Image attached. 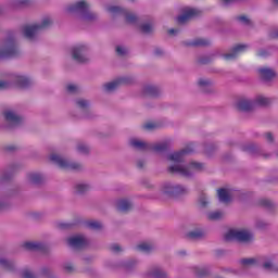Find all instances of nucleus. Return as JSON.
<instances>
[{
  "label": "nucleus",
  "mask_w": 278,
  "mask_h": 278,
  "mask_svg": "<svg viewBox=\"0 0 278 278\" xmlns=\"http://www.w3.org/2000/svg\"><path fill=\"white\" fill-rule=\"evenodd\" d=\"M273 100L263 96H258L254 102L249 100H239L236 104V108L239 112H251L255 106L260 105L261 108H266L270 105Z\"/></svg>",
  "instance_id": "1"
},
{
  "label": "nucleus",
  "mask_w": 278,
  "mask_h": 278,
  "mask_svg": "<svg viewBox=\"0 0 278 278\" xmlns=\"http://www.w3.org/2000/svg\"><path fill=\"white\" fill-rule=\"evenodd\" d=\"M130 146L139 151H154V153H164L168 149V143L166 142L149 144L137 139L130 140Z\"/></svg>",
  "instance_id": "2"
},
{
  "label": "nucleus",
  "mask_w": 278,
  "mask_h": 278,
  "mask_svg": "<svg viewBox=\"0 0 278 278\" xmlns=\"http://www.w3.org/2000/svg\"><path fill=\"white\" fill-rule=\"evenodd\" d=\"M53 25V22L49 17H45L41 22V24H34V25H26L23 26V34L25 38L28 40H31L38 31L42 29H48V27H51Z\"/></svg>",
  "instance_id": "3"
},
{
  "label": "nucleus",
  "mask_w": 278,
  "mask_h": 278,
  "mask_svg": "<svg viewBox=\"0 0 278 278\" xmlns=\"http://www.w3.org/2000/svg\"><path fill=\"white\" fill-rule=\"evenodd\" d=\"M205 166L203 163L191 162L188 167H181V165H173L168 167V173H179L182 177H190L192 173L197 170H203Z\"/></svg>",
  "instance_id": "4"
},
{
  "label": "nucleus",
  "mask_w": 278,
  "mask_h": 278,
  "mask_svg": "<svg viewBox=\"0 0 278 278\" xmlns=\"http://www.w3.org/2000/svg\"><path fill=\"white\" fill-rule=\"evenodd\" d=\"M67 12H78L83 15L84 21H94V18H97V14L90 12L88 3H86L84 0L70 5L67 8Z\"/></svg>",
  "instance_id": "5"
},
{
  "label": "nucleus",
  "mask_w": 278,
  "mask_h": 278,
  "mask_svg": "<svg viewBox=\"0 0 278 278\" xmlns=\"http://www.w3.org/2000/svg\"><path fill=\"white\" fill-rule=\"evenodd\" d=\"M16 55H18L16 40H14L13 35H10L4 41V46L0 49V60H3L5 58H16Z\"/></svg>",
  "instance_id": "6"
},
{
  "label": "nucleus",
  "mask_w": 278,
  "mask_h": 278,
  "mask_svg": "<svg viewBox=\"0 0 278 278\" xmlns=\"http://www.w3.org/2000/svg\"><path fill=\"white\" fill-rule=\"evenodd\" d=\"M224 240L226 242H232V240H237V242H251L253 240V233L249 230H229L225 236Z\"/></svg>",
  "instance_id": "7"
},
{
  "label": "nucleus",
  "mask_w": 278,
  "mask_h": 278,
  "mask_svg": "<svg viewBox=\"0 0 278 278\" xmlns=\"http://www.w3.org/2000/svg\"><path fill=\"white\" fill-rule=\"evenodd\" d=\"M50 161L54 162V164H58L63 170H80L81 164L70 162L68 160L58 155V154H51Z\"/></svg>",
  "instance_id": "8"
},
{
  "label": "nucleus",
  "mask_w": 278,
  "mask_h": 278,
  "mask_svg": "<svg viewBox=\"0 0 278 278\" xmlns=\"http://www.w3.org/2000/svg\"><path fill=\"white\" fill-rule=\"evenodd\" d=\"M108 12L111 14H123L126 18V23H129L130 25H134L138 21V16L128 13L127 9H123L121 7H109Z\"/></svg>",
  "instance_id": "9"
},
{
  "label": "nucleus",
  "mask_w": 278,
  "mask_h": 278,
  "mask_svg": "<svg viewBox=\"0 0 278 278\" xmlns=\"http://www.w3.org/2000/svg\"><path fill=\"white\" fill-rule=\"evenodd\" d=\"M86 51L88 48L84 45H79L72 50L73 59L78 62V64H86L88 62V58H86Z\"/></svg>",
  "instance_id": "10"
},
{
  "label": "nucleus",
  "mask_w": 278,
  "mask_h": 278,
  "mask_svg": "<svg viewBox=\"0 0 278 278\" xmlns=\"http://www.w3.org/2000/svg\"><path fill=\"white\" fill-rule=\"evenodd\" d=\"M194 151L192 144L187 146L185 149L168 155L169 162H176L177 164L184 162V155H190Z\"/></svg>",
  "instance_id": "11"
},
{
  "label": "nucleus",
  "mask_w": 278,
  "mask_h": 278,
  "mask_svg": "<svg viewBox=\"0 0 278 278\" xmlns=\"http://www.w3.org/2000/svg\"><path fill=\"white\" fill-rule=\"evenodd\" d=\"M201 14V11L199 9H190L187 8L184 10V14L179 15L176 21L178 25H184V23H188L190 18H194V16H199Z\"/></svg>",
  "instance_id": "12"
},
{
  "label": "nucleus",
  "mask_w": 278,
  "mask_h": 278,
  "mask_svg": "<svg viewBox=\"0 0 278 278\" xmlns=\"http://www.w3.org/2000/svg\"><path fill=\"white\" fill-rule=\"evenodd\" d=\"M67 244L73 249H84L88 247V240L86 237L78 235L67 239Z\"/></svg>",
  "instance_id": "13"
},
{
  "label": "nucleus",
  "mask_w": 278,
  "mask_h": 278,
  "mask_svg": "<svg viewBox=\"0 0 278 278\" xmlns=\"http://www.w3.org/2000/svg\"><path fill=\"white\" fill-rule=\"evenodd\" d=\"M123 84H131V78L129 77H122L113 80L111 83H106L103 85L105 92H112L118 88V86H123Z\"/></svg>",
  "instance_id": "14"
},
{
  "label": "nucleus",
  "mask_w": 278,
  "mask_h": 278,
  "mask_svg": "<svg viewBox=\"0 0 278 278\" xmlns=\"http://www.w3.org/2000/svg\"><path fill=\"white\" fill-rule=\"evenodd\" d=\"M249 49V46L247 45H237L231 49L230 53L224 54V60L229 61V60H236L240 53H244Z\"/></svg>",
  "instance_id": "15"
},
{
  "label": "nucleus",
  "mask_w": 278,
  "mask_h": 278,
  "mask_svg": "<svg viewBox=\"0 0 278 278\" xmlns=\"http://www.w3.org/2000/svg\"><path fill=\"white\" fill-rule=\"evenodd\" d=\"M4 118L7 123H10L14 127H17V125H21V123H23V117L16 115L12 111L4 112Z\"/></svg>",
  "instance_id": "16"
},
{
  "label": "nucleus",
  "mask_w": 278,
  "mask_h": 278,
  "mask_svg": "<svg viewBox=\"0 0 278 278\" xmlns=\"http://www.w3.org/2000/svg\"><path fill=\"white\" fill-rule=\"evenodd\" d=\"M22 247L26 251H45L47 249V245H45V243L31 242V241L24 242Z\"/></svg>",
  "instance_id": "17"
},
{
  "label": "nucleus",
  "mask_w": 278,
  "mask_h": 278,
  "mask_svg": "<svg viewBox=\"0 0 278 278\" xmlns=\"http://www.w3.org/2000/svg\"><path fill=\"white\" fill-rule=\"evenodd\" d=\"M258 74L264 81H270V79H275L277 75L275 71L268 67L258 68Z\"/></svg>",
  "instance_id": "18"
},
{
  "label": "nucleus",
  "mask_w": 278,
  "mask_h": 278,
  "mask_svg": "<svg viewBox=\"0 0 278 278\" xmlns=\"http://www.w3.org/2000/svg\"><path fill=\"white\" fill-rule=\"evenodd\" d=\"M16 88L25 89L31 86V80L25 76H15Z\"/></svg>",
  "instance_id": "19"
},
{
  "label": "nucleus",
  "mask_w": 278,
  "mask_h": 278,
  "mask_svg": "<svg viewBox=\"0 0 278 278\" xmlns=\"http://www.w3.org/2000/svg\"><path fill=\"white\" fill-rule=\"evenodd\" d=\"M212 41L210 39L198 38L191 42L186 43L187 47H210Z\"/></svg>",
  "instance_id": "20"
},
{
  "label": "nucleus",
  "mask_w": 278,
  "mask_h": 278,
  "mask_svg": "<svg viewBox=\"0 0 278 278\" xmlns=\"http://www.w3.org/2000/svg\"><path fill=\"white\" fill-rule=\"evenodd\" d=\"M132 204L131 202H129V200H118L117 201V211L118 212H129V210H131Z\"/></svg>",
  "instance_id": "21"
},
{
  "label": "nucleus",
  "mask_w": 278,
  "mask_h": 278,
  "mask_svg": "<svg viewBox=\"0 0 278 278\" xmlns=\"http://www.w3.org/2000/svg\"><path fill=\"white\" fill-rule=\"evenodd\" d=\"M217 195L222 203H229L231 201V195H229V191H227V189H218Z\"/></svg>",
  "instance_id": "22"
},
{
  "label": "nucleus",
  "mask_w": 278,
  "mask_h": 278,
  "mask_svg": "<svg viewBox=\"0 0 278 278\" xmlns=\"http://www.w3.org/2000/svg\"><path fill=\"white\" fill-rule=\"evenodd\" d=\"M143 93L147 97H157V94H160V89L155 86L148 85L143 88Z\"/></svg>",
  "instance_id": "23"
},
{
  "label": "nucleus",
  "mask_w": 278,
  "mask_h": 278,
  "mask_svg": "<svg viewBox=\"0 0 278 278\" xmlns=\"http://www.w3.org/2000/svg\"><path fill=\"white\" fill-rule=\"evenodd\" d=\"M167 194H174L175 197H178L179 194H186L188 192V189L181 186H175L172 187L170 190L165 191Z\"/></svg>",
  "instance_id": "24"
},
{
  "label": "nucleus",
  "mask_w": 278,
  "mask_h": 278,
  "mask_svg": "<svg viewBox=\"0 0 278 278\" xmlns=\"http://www.w3.org/2000/svg\"><path fill=\"white\" fill-rule=\"evenodd\" d=\"M153 249V244L147 242H142L136 247V251H140L141 253H151Z\"/></svg>",
  "instance_id": "25"
},
{
  "label": "nucleus",
  "mask_w": 278,
  "mask_h": 278,
  "mask_svg": "<svg viewBox=\"0 0 278 278\" xmlns=\"http://www.w3.org/2000/svg\"><path fill=\"white\" fill-rule=\"evenodd\" d=\"M86 227L88 229H93L94 231H99V229H103V224L98 220H89L86 223Z\"/></svg>",
  "instance_id": "26"
},
{
  "label": "nucleus",
  "mask_w": 278,
  "mask_h": 278,
  "mask_svg": "<svg viewBox=\"0 0 278 278\" xmlns=\"http://www.w3.org/2000/svg\"><path fill=\"white\" fill-rule=\"evenodd\" d=\"M28 180L30 181V184H41L42 175L36 173L28 174Z\"/></svg>",
  "instance_id": "27"
},
{
  "label": "nucleus",
  "mask_w": 278,
  "mask_h": 278,
  "mask_svg": "<svg viewBox=\"0 0 278 278\" xmlns=\"http://www.w3.org/2000/svg\"><path fill=\"white\" fill-rule=\"evenodd\" d=\"M203 236L204 233L202 230H194L187 233V238H189V240H199V238H203Z\"/></svg>",
  "instance_id": "28"
},
{
  "label": "nucleus",
  "mask_w": 278,
  "mask_h": 278,
  "mask_svg": "<svg viewBox=\"0 0 278 278\" xmlns=\"http://www.w3.org/2000/svg\"><path fill=\"white\" fill-rule=\"evenodd\" d=\"M224 214L220 211L211 212L207 215L208 220H220L223 218Z\"/></svg>",
  "instance_id": "29"
},
{
  "label": "nucleus",
  "mask_w": 278,
  "mask_h": 278,
  "mask_svg": "<svg viewBox=\"0 0 278 278\" xmlns=\"http://www.w3.org/2000/svg\"><path fill=\"white\" fill-rule=\"evenodd\" d=\"M0 266H2V268H5V270H14V263L4 258H0Z\"/></svg>",
  "instance_id": "30"
},
{
  "label": "nucleus",
  "mask_w": 278,
  "mask_h": 278,
  "mask_svg": "<svg viewBox=\"0 0 278 278\" xmlns=\"http://www.w3.org/2000/svg\"><path fill=\"white\" fill-rule=\"evenodd\" d=\"M90 190V186L88 185H77L76 192L77 194H84V192H88Z\"/></svg>",
  "instance_id": "31"
},
{
  "label": "nucleus",
  "mask_w": 278,
  "mask_h": 278,
  "mask_svg": "<svg viewBox=\"0 0 278 278\" xmlns=\"http://www.w3.org/2000/svg\"><path fill=\"white\" fill-rule=\"evenodd\" d=\"M149 275L150 277H153V278H166V273L162 271L161 269H154Z\"/></svg>",
  "instance_id": "32"
},
{
  "label": "nucleus",
  "mask_w": 278,
  "mask_h": 278,
  "mask_svg": "<svg viewBox=\"0 0 278 278\" xmlns=\"http://www.w3.org/2000/svg\"><path fill=\"white\" fill-rule=\"evenodd\" d=\"M240 262L242 266H255L257 264L256 258H242Z\"/></svg>",
  "instance_id": "33"
},
{
  "label": "nucleus",
  "mask_w": 278,
  "mask_h": 278,
  "mask_svg": "<svg viewBox=\"0 0 278 278\" xmlns=\"http://www.w3.org/2000/svg\"><path fill=\"white\" fill-rule=\"evenodd\" d=\"M140 29H141L142 34H151L153 31V25L142 24Z\"/></svg>",
  "instance_id": "34"
},
{
  "label": "nucleus",
  "mask_w": 278,
  "mask_h": 278,
  "mask_svg": "<svg viewBox=\"0 0 278 278\" xmlns=\"http://www.w3.org/2000/svg\"><path fill=\"white\" fill-rule=\"evenodd\" d=\"M237 21H239V23H242L243 25H251V20H249V17H247L245 15L237 16Z\"/></svg>",
  "instance_id": "35"
},
{
  "label": "nucleus",
  "mask_w": 278,
  "mask_h": 278,
  "mask_svg": "<svg viewBox=\"0 0 278 278\" xmlns=\"http://www.w3.org/2000/svg\"><path fill=\"white\" fill-rule=\"evenodd\" d=\"M156 128H157V124H155L153 122H148L143 125V129H147L148 131H151Z\"/></svg>",
  "instance_id": "36"
},
{
  "label": "nucleus",
  "mask_w": 278,
  "mask_h": 278,
  "mask_svg": "<svg viewBox=\"0 0 278 278\" xmlns=\"http://www.w3.org/2000/svg\"><path fill=\"white\" fill-rule=\"evenodd\" d=\"M258 205H261L262 207H273V202L267 199H262L260 200Z\"/></svg>",
  "instance_id": "37"
},
{
  "label": "nucleus",
  "mask_w": 278,
  "mask_h": 278,
  "mask_svg": "<svg viewBox=\"0 0 278 278\" xmlns=\"http://www.w3.org/2000/svg\"><path fill=\"white\" fill-rule=\"evenodd\" d=\"M66 90H67V92H70V94H75L77 92V90H79V87L71 84V85H67Z\"/></svg>",
  "instance_id": "38"
},
{
  "label": "nucleus",
  "mask_w": 278,
  "mask_h": 278,
  "mask_svg": "<svg viewBox=\"0 0 278 278\" xmlns=\"http://www.w3.org/2000/svg\"><path fill=\"white\" fill-rule=\"evenodd\" d=\"M77 105L78 108H80L81 110H86V108H88L89 103L87 100H84V99H79L77 100Z\"/></svg>",
  "instance_id": "39"
},
{
  "label": "nucleus",
  "mask_w": 278,
  "mask_h": 278,
  "mask_svg": "<svg viewBox=\"0 0 278 278\" xmlns=\"http://www.w3.org/2000/svg\"><path fill=\"white\" fill-rule=\"evenodd\" d=\"M23 278H36V275L29 269H24L22 273Z\"/></svg>",
  "instance_id": "40"
},
{
  "label": "nucleus",
  "mask_w": 278,
  "mask_h": 278,
  "mask_svg": "<svg viewBox=\"0 0 278 278\" xmlns=\"http://www.w3.org/2000/svg\"><path fill=\"white\" fill-rule=\"evenodd\" d=\"M116 54H117V55H121V56L127 55V49H126V48H123V47H121V46H117V47H116Z\"/></svg>",
  "instance_id": "41"
},
{
  "label": "nucleus",
  "mask_w": 278,
  "mask_h": 278,
  "mask_svg": "<svg viewBox=\"0 0 278 278\" xmlns=\"http://www.w3.org/2000/svg\"><path fill=\"white\" fill-rule=\"evenodd\" d=\"M199 204L201 205V207H207V198L205 197V194H202L200 197Z\"/></svg>",
  "instance_id": "42"
},
{
  "label": "nucleus",
  "mask_w": 278,
  "mask_h": 278,
  "mask_svg": "<svg viewBox=\"0 0 278 278\" xmlns=\"http://www.w3.org/2000/svg\"><path fill=\"white\" fill-rule=\"evenodd\" d=\"M8 88H12V85L10 83L0 80V90H8Z\"/></svg>",
  "instance_id": "43"
},
{
  "label": "nucleus",
  "mask_w": 278,
  "mask_h": 278,
  "mask_svg": "<svg viewBox=\"0 0 278 278\" xmlns=\"http://www.w3.org/2000/svg\"><path fill=\"white\" fill-rule=\"evenodd\" d=\"M110 251H112L113 253H121V251H123V249H121V245H118V244H112L110 247Z\"/></svg>",
  "instance_id": "44"
},
{
  "label": "nucleus",
  "mask_w": 278,
  "mask_h": 278,
  "mask_svg": "<svg viewBox=\"0 0 278 278\" xmlns=\"http://www.w3.org/2000/svg\"><path fill=\"white\" fill-rule=\"evenodd\" d=\"M77 151H78L79 153H88L89 148H88L87 146H84V144H78Z\"/></svg>",
  "instance_id": "45"
},
{
  "label": "nucleus",
  "mask_w": 278,
  "mask_h": 278,
  "mask_svg": "<svg viewBox=\"0 0 278 278\" xmlns=\"http://www.w3.org/2000/svg\"><path fill=\"white\" fill-rule=\"evenodd\" d=\"M197 275L198 277H205V275H207V269H199Z\"/></svg>",
  "instance_id": "46"
},
{
  "label": "nucleus",
  "mask_w": 278,
  "mask_h": 278,
  "mask_svg": "<svg viewBox=\"0 0 278 278\" xmlns=\"http://www.w3.org/2000/svg\"><path fill=\"white\" fill-rule=\"evenodd\" d=\"M199 86H210V80L207 79H200L198 81Z\"/></svg>",
  "instance_id": "47"
},
{
  "label": "nucleus",
  "mask_w": 278,
  "mask_h": 278,
  "mask_svg": "<svg viewBox=\"0 0 278 278\" xmlns=\"http://www.w3.org/2000/svg\"><path fill=\"white\" fill-rule=\"evenodd\" d=\"M59 229H68V227H71V224H64V223H60L58 225Z\"/></svg>",
  "instance_id": "48"
},
{
  "label": "nucleus",
  "mask_w": 278,
  "mask_h": 278,
  "mask_svg": "<svg viewBox=\"0 0 278 278\" xmlns=\"http://www.w3.org/2000/svg\"><path fill=\"white\" fill-rule=\"evenodd\" d=\"M258 58H266V55H268V52L266 50H261L257 53Z\"/></svg>",
  "instance_id": "49"
},
{
  "label": "nucleus",
  "mask_w": 278,
  "mask_h": 278,
  "mask_svg": "<svg viewBox=\"0 0 278 278\" xmlns=\"http://www.w3.org/2000/svg\"><path fill=\"white\" fill-rule=\"evenodd\" d=\"M64 268H65L66 273H73V270H74L73 264H67V265H65Z\"/></svg>",
  "instance_id": "50"
},
{
  "label": "nucleus",
  "mask_w": 278,
  "mask_h": 278,
  "mask_svg": "<svg viewBox=\"0 0 278 278\" xmlns=\"http://www.w3.org/2000/svg\"><path fill=\"white\" fill-rule=\"evenodd\" d=\"M265 137H266V140L268 141V142H273L275 139L273 138V134H270V132H267L266 135H265Z\"/></svg>",
  "instance_id": "51"
},
{
  "label": "nucleus",
  "mask_w": 278,
  "mask_h": 278,
  "mask_svg": "<svg viewBox=\"0 0 278 278\" xmlns=\"http://www.w3.org/2000/svg\"><path fill=\"white\" fill-rule=\"evenodd\" d=\"M263 268H265V269H267V270L270 269V268H273V263H270V262L264 263Z\"/></svg>",
  "instance_id": "52"
},
{
  "label": "nucleus",
  "mask_w": 278,
  "mask_h": 278,
  "mask_svg": "<svg viewBox=\"0 0 278 278\" xmlns=\"http://www.w3.org/2000/svg\"><path fill=\"white\" fill-rule=\"evenodd\" d=\"M4 151H16V146H7Z\"/></svg>",
  "instance_id": "53"
},
{
  "label": "nucleus",
  "mask_w": 278,
  "mask_h": 278,
  "mask_svg": "<svg viewBox=\"0 0 278 278\" xmlns=\"http://www.w3.org/2000/svg\"><path fill=\"white\" fill-rule=\"evenodd\" d=\"M169 36H174V34H179V29L170 28L168 30Z\"/></svg>",
  "instance_id": "54"
},
{
  "label": "nucleus",
  "mask_w": 278,
  "mask_h": 278,
  "mask_svg": "<svg viewBox=\"0 0 278 278\" xmlns=\"http://www.w3.org/2000/svg\"><path fill=\"white\" fill-rule=\"evenodd\" d=\"M154 53H155V55H163L164 51H162V49H160V48H156L154 50Z\"/></svg>",
  "instance_id": "55"
},
{
  "label": "nucleus",
  "mask_w": 278,
  "mask_h": 278,
  "mask_svg": "<svg viewBox=\"0 0 278 278\" xmlns=\"http://www.w3.org/2000/svg\"><path fill=\"white\" fill-rule=\"evenodd\" d=\"M137 167L144 168V161H138L137 162Z\"/></svg>",
  "instance_id": "56"
},
{
  "label": "nucleus",
  "mask_w": 278,
  "mask_h": 278,
  "mask_svg": "<svg viewBox=\"0 0 278 278\" xmlns=\"http://www.w3.org/2000/svg\"><path fill=\"white\" fill-rule=\"evenodd\" d=\"M20 3L22 5H27L29 3V0H21Z\"/></svg>",
  "instance_id": "57"
},
{
  "label": "nucleus",
  "mask_w": 278,
  "mask_h": 278,
  "mask_svg": "<svg viewBox=\"0 0 278 278\" xmlns=\"http://www.w3.org/2000/svg\"><path fill=\"white\" fill-rule=\"evenodd\" d=\"M224 1V3H233V1H236V0H223Z\"/></svg>",
  "instance_id": "58"
},
{
  "label": "nucleus",
  "mask_w": 278,
  "mask_h": 278,
  "mask_svg": "<svg viewBox=\"0 0 278 278\" xmlns=\"http://www.w3.org/2000/svg\"><path fill=\"white\" fill-rule=\"evenodd\" d=\"M179 255H186V251H180Z\"/></svg>",
  "instance_id": "59"
},
{
  "label": "nucleus",
  "mask_w": 278,
  "mask_h": 278,
  "mask_svg": "<svg viewBox=\"0 0 278 278\" xmlns=\"http://www.w3.org/2000/svg\"><path fill=\"white\" fill-rule=\"evenodd\" d=\"M273 38H278V31L273 35Z\"/></svg>",
  "instance_id": "60"
},
{
  "label": "nucleus",
  "mask_w": 278,
  "mask_h": 278,
  "mask_svg": "<svg viewBox=\"0 0 278 278\" xmlns=\"http://www.w3.org/2000/svg\"><path fill=\"white\" fill-rule=\"evenodd\" d=\"M200 62H201V64H207V62L204 60H201Z\"/></svg>",
  "instance_id": "61"
},
{
  "label": "nucleus",
  "mask_w": 278,
  "mask_h": 278,
  "mask_svg": "<svg viewBox=\"0 0 278 278\" xmlns=\"http://www.w3.org/2000/svg\"><path fill=\"white\" fill-rule=\"evenodd\" d=\"M275 5H278V0H273Z\"/></svg>",
  "instance_id": "62"
},
{
  "label": "nucleus",
  "mask_w": 278,
  "mask_h": 278,
  "mask_svg": "<svg viewBox=\"0 0 278 278\" xmlns=\"http://www.w3.org/2000/svg\"><path fill=\"white\" fill-rule=\"evenodd\" d=\"M3 210V204L0 203V211Z\"/></svg>",
  "instance_id": "63"
}]
</instances>
